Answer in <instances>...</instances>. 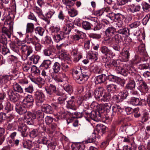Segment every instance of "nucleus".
Returning <instances> with one entry per match:
<instances>
[{"label":"nucleus","instance_id":"9d476101","mask_svg":"<svg viewBox=\"0 0 150 150\" xmlns=\"http://www.w3.org/2000/svg\"><path fill=\"white\" fill-rule=\"evenodd\" d=\"M52 78L58 82H62L66 78V75L64 74H60L57 76L54 74H51Z\"/></svg>","mask_w":150,"mask_h":150},{"label":"nucleus","instance_id":"dca6fc26","mask_svg":"<svg viewBox=\"0 0 150 150\" xmlns=\"http://www.w3.org/2000/svg\"><path fill=\"white\" fill-rule=\"evenodd\" d=\"M7 43L0 41V51H1L2 54L4 55H6L9 52H9V49L7 48L6 45Z\"/></svg>","mask_w":150,"mask_h":150},{"label":"nucleus","instance_id":"412c9836","mask_svg":"<svg viewBox=\"0 0 150 150\" xmlns=\"http://www.w3.org/2000/svg\"><path fill=\"white\" fill-rule=\"evenodd\" d=\"M141 9V6L139 5L136 6L134 4L130 5L129 6L128 10L132 13L139 11Z\"/></svg>","mask_w":150,"mask_h":150},{"label":"nucleus","instance_id":"9b49d317","mask_svg":"<svg viewBox=\"0 0 150 150\" xmlns=\"http://www.w3.org/2000/svg\"><path fill=\"white\" fill-rule=\"evenodd\" d=\"M15 110L20 115H22L24 114H26V113L28 112L25 108L22 107L21 105L18 103L16 104Z\"/></svg>","mask_w":150,"mask_h":150},{"label":"nucleus","instance_id":"e433bc0d","mask_svg":"<svg viewBox=\"0 0 150 150\" xmlns=\"http://www.w3.org/2000/svg\"><path fill=\"white\" fill-rule=\"evenodd\" d=\"M40 56L38 55L34 54L30 57L29 60L34 64H36L39 61Z\"/></svg>","mask_w":150,"mask_h":150},{"label":"nucleus","instance_id":"a18cd8bd","mask_svg":"<svg viewBox=\"0 0 150 150\" xmlns=\"http://www.w3.org/2000/svg\"><path fill=\"white\" fill-rule=\"evenodd\" d=\"M81 74L87 80L90 75V72L88 69H85L81 70Z\"/></svg>","mask_w":150,"mask_h":150},{"label":"nucleus","instance_id":"de8ad7c7","mask_svg":"<svg viewBox=\"0 0 150 150\" xmlns=\"http://www.w3.org/2000/svg\"><path fill=\"white\" fill-rule=\"evenodd\" d=\"M6 97V95L2 93H0V111L2 110L4 106L2 103L4 102Z\"/></svg>","mask_w":150,"mask_h":150},{"label":"nucleus","instance_id":"bf43d9fd","mask_svg":"<svg viewBox=\"0 0 150 150\" xmlns=\"http://www.w3.org/2000/svg\"><path fill=\"white\" fill-rule=\"evenodd\" d=\"M112 99L114 101L117 103L122 102L123 100L122 98L120 96V95H114L112 97Z\"/></svg>","mask_w":150,"mask_h":150},{"label":"nucleus","instance_id":"ea45409f","mask_svg":"<svg viewBox=\"0 0 150 150\" xmlns=\"http://www.w3.org/2000/svg\"><path fill=\"white\" fill-rule=\"evenodd\" d=\"M28 113L31 114V112H30L28 111L26 113V114H25V118L27 120V123L29 125H31L33 123V120L34 119L32 118V116H30L29 115Z\"/></svg>","mask_w":150,"mask_h":150},{"label":"nucleus","instance_id":"4be33fe9","mask_svg":"<svg viewBox=\"0 0 150 150\" xmlns=\"http://www.w3.org/2000/svg\"><path fill=\"white\" fill-rule=\"evenodd\" d=\"M74 78L76 81L79 84L83 83L87 80L81 74L74 76Z\"/></svg>","mask_w":150,"mask_h":150},{"label":"nucleus","instance_id":"6e6d98bb","mask_svg":"<svg viewBox=\"0 0 150 150\" xmlns=\"http://www.w3.org/2000/svg\"><path fill=\"white\" fill-rule=\"evenodd\" d=\"M68 12L70 16L71 17H74L77 15V11L74 8L69 9Z\"/></svg>","mask_w":150,"mask_h":150},{"label":"nucleus","instance_id":"7ed1b4c3","mask_svg":"<svg viewBox=\"0 0 150 150\" xmlns=\"http://www.w3.org/2000/svg\"><path fill=\"white\" fill-rule=\"evenodd\" d=\"M36 105L40 106L43 104L45 96L43 93L40 91H37L35 94Z\"/></svg>","mask_w":150,"mask_h":150},{"label":"nucleus","instance_id":"f03ea898","mask_svg":"<svg viewBox=\"0 0 150 150\" xmlns=\"http://www.w3.org/2000/svg\"><path fill=\"white\" fill-rule=\"evenodd\" d=\"M136 76L140 79L139 80H138L136 81L138 88L144 93H147L149 89L145 81L141 80L142 79L139 75L137 74Z\"/></svg>","mask_w":150,"mask_h":150},{"label":"nucleus","instance_id":"79ce46f5","mask_svg":"<svg viewBox=\"0 0 150 150\" xmlns=\"http://www.w3.org/2000/svg\"><path fill=\"white\" fill-rule=\"evenodd\" d=\"M141 103L139 98H137L132 97L130 99V103L134 105H140Z\"/></svg>","mask_w":150,"mask_h":150},{"label":"nucleus","instance_id":"338daca9","mask_svg":"<svg viewBox=\"0 0 150 150\" xmlns=\"http://www.w3.org/2000/svg\"><path fill=\"white\" fill-rule=\"evenodd\" d=\"M60 30V28L59 26H53L52 27L51 31L52 34L54 33H55V34H57L58 32Z\"/></svg>","mask_w":150,"mask_h":150},{"label":"nucleus","instance_id":"603ef678","mask_svg":"<svg viewBox=\"0 0 150 150\" xmlns=\"http://www.w3.org/2000/svg\"><path fill=\"white\" fill-rule=\"evenodd\" d=\"M36 33L42 36L45 31L44 28L40 27H38L35 30Z\"/></svg>","mask_w":150,"mask_h":150},{"label":"nucleus","instance_id":"6e6552de","mask_svg":"<svg viewBox=\"0 0 150 150\" xmlns=\"http://www.w3.org/2000/svg\"><path fill=\"white\" fill-rule=\"evenodd\" d=\"M64 21L66 22L67 23L63 27L62 31L67 35H69L73 28V25L70 23V21H68L67 19H65Z\"/></svg>","mask_w":150,"mask_h":150},{"label":"nucleus","instance_id":"2eb2a0df","mask_svg":"<svg viewBox=\"0 0 150 150\" xmlns=\"http://www.w3.org/2000/svg\"><path fill=\"white\" fill-rule=\"evenodd\" d=\"M75 98L74 96L71 97V99L67 102V108L71 109L74 110L76 109V107L75 106Z\"/></svg>","mask_w":150,"mask_h":150},{"label":"nucleus","instance_id":"c85d7f7f","mask_svg":"<svg viewBox=\"0 0 150 150\" xmlns=\"http://www.w3.org/2000/svg\"><path fill=\"white\" fill-rule=\"evenodd\" d=\"M13 88L14 91L20 93H23V88L17 83H14L13 85Z\"/></svg>","mask_w":150,"mask_h":150},{"label":"nucleus","instance_id":"49530a36","mask_svg":"<svg viewBox=\"0 0 150 150\" xmlns=\"http://www.w3.org/2000/svg\"><path fill=\"white\" fill-rule=\"evenodd\" d=\"M82 28L86 30L91 29V23L88 21H83L82 23Z\"/></svg>","mask_w":150,"mask_h":150},{"label":"nucleus","instance_id":"a211bd4d","mask_svg":"<svg viewBox=\"0 0 150 150\" xmlns=\"http://www.w3.org/2000/svg\"><path fill=\"white\" fill-rule=\"evenodd\" d=\"M111 105L110 103H107L104 104V109L108 113V117H112V107L111 108Z\"/></svg>","mask_w":150,"mask_h":150},{"label":"nucleus","instance_id":"c03bdc74","mask_svg":"<svg viewBox=\"0 0 150 150\" xmlns=\"http://www.w3.org/2000/svg\"><path fill=\"white\" fill-rule=\"evenodd\" d=\"M123 110V108L120 105H116L112 106V113L116 112H121Z\"/></svg>","mask_w":150,"mask_h":150},{"label":"nucleus","instance_id":"13d9d810","mask_svg":"<svg viewBox=\"0 0 150 150\" xmlns=\"http://www.w3.org/2000/svg\"><path fill=\"white\" fill-rule=\"evenodd\" d=\"M51 62L49 60H45L41 65V66L45 67V68L47 69L51 64Z\"/></svg>","mask_w":150,"mask_h":150},{"label":"nucleus","instance_id":"39448f33","mask_svg":"<svg viewBox=\"0 0 150 150\" xmlns=\"http://www.w3.org/2000/svg\"><path fill=\"white\" fill-rule=\"evenodd\" d=\"M7 93L11 101L15 102L18 101V94L16 92L14 91L11 89L8 88Z\"/></svg>","mask_w":150,"mask_h":150},{"label":"nucleus","instance_id":"6ab92c4d","mask_svg":"<svg viewBox=\"0 0 150 150\" xmlns=\"http://www.w3.org/2000/svg\"><path fill=\"white\" fill-rule=\"evenodd\" d=\"M106 77L105 74H103L96 76L95 81L96 84L103 83L106 80Z\"/></svg>","mask_w":150,"mask_h":150},{"label":"nucleus","instance_id":"e2e57ef3","mask_svg":"<svg viewBox=\"0 0 150 150\" xmlns=\"http://www.w3.org/2000/svg\"><path fill=\"white\" fill-rule=\"evenodd\" d=\"M88 35L89 37L93 39H99L101 37V35L98 33H90Z\"/></svg>","mask_w":150,"mask_h":150},{"label":"nucleus","instance_id":"680f3d73","mask_svg":"<svg viewBox=\"0 0 150 150\" xmlns=\"http://www.w3.org/2000/svg\"><path fill=\"white\" fill-rule=\"evenodd\" d=\"M141 24L140 22L139 21H135L129 25V26L131 28H135L139 26Z\"/></svg>","mask_w":150,"mask_h":150},{"label":"nucleus","instance_id":"69168bd1","mask_svg":"<svg viewBox=\"0 0 150 150\" xmlns=\"http://www.w3.org/2000/svg\"><path fill=\"white\" fill-rule=\"evenodd\" d=\"M31 70L32 73L37 75H39L40 73V70L35 66H33L31 68Z\"/></svg>","mask_w":150,"mask_h":150},{"label":"nucleus","instance_id":"09e8293b","mask_svg":"<svg viewBox=\"0 0 150 150\" xmlns=\"http://www.w3.org/2000/svg\"><path fill=\"white\" fill-rule=\"evenodd\" d=\"M29 134L30 138H34L38 135L39 132L37 129H33L30 132Z\"/></svg>","mask_w":150,"mask_h":150},{"label":"nucleus","instance_id":"7c9ffc66","mask_svg":"<svg viewBox=\"0 0 150 150\" xmlns=\"http://www.w3.org/2000/svg\"><path fill=\"white\" fill-rule=\"evenodd\" d=\"M100 50L103 54L106 56L110 54L112 52L111 50L109 49L108 47L105 46L101 47L100 48Z\"/></svg>","mask_w":150,"mask_h":150},{"label":"nucleus","instance_id":"aec40b11","mask_svg":"<svg viewBox=\"0 0 150 150\" xmlns=\"http://www.w3.org/2000/svg\"><path fill=\"white\" fill-rule=\"evenodd\" d=\"M118 73L122 75L126 76L128 74V69L122 67H118L116 68Z\"/></svg>","mask_w":150,"mask_h":150},{"label":"nucleus","instance_id":"58836bf2","mask_svg":"<svg viewBox=\"0 0 150 150\" xmlns=\"http://www.w3.org/2000/svg\"><path fill=\"white\" fill-rule=\"evenodd\" d=\"M62 2L66 6L67 9L70 8L74 4V2L71 1V0H62Z\"/></svg>","mask_w":150,"mask_h":150},{"label":"nucleus","instance_id":"f8f14e48","mask_svg":"<svg viewBox=\"0 0 150 150\" xmlns=\"http://www.w3.org/2000/svg\"><path fill=\"white\" fill-rule=\"evenodd\" d=\"M42 111L46 113H52L53 112L51 106L47 104H42L41 106Z\"/></svg>","mask_w":150,"mask_h":150},{"label":"nucleus","instance_id":"4c0bfd02","mask_svg":"<svg viewBox=\"0 0 150 150\" xmlns=\"http://www.w3.org/2000/svg\"><path fill=\"white\" fill-rule=\"evenodd\" d=\"M52 68L54 71L52 74H55L56 73H57L60 70L61 65L58 62H56L54 63Z\"/></svg>","mask_w":150,"mask_h":150},{"label":"nucleus","instance_id":"cd10ccee","mask_svg":"<svg viewBox=\"0 0 150 150\" xmlns=\"http://www.w3.org/2000/svg\"><path fill=\"white\" fill-rule=\"evenodd\" d=\"M54 48L51 47L45 49L43 51L44 55L46 56H50L53 54Z\"/></svg>","mask_w":150,"mask_h":150},{"label":"nucleus","instance_id":"f3484780","mask_svg":"<svg viewBox=\"0 0 150 150\" xmlns=\"http://www.w3.org/2000/svg\"><path fill=\"white\" fill-rule=\"evenodd\" d=\"M106 88L109 92L113 93L119 90V88L117 85L110 84L107 85L106 86Z\"/></svg>","mask_w":150,"mask_h":150},{"label":"nucleus","instance_id":"f704fd0d","mask_svg":"<svg viewBox=\"0 0 150 150\" xmlns=\"http://www.w3.org/2000/svg\"><path fill=\"white\" fill-rule=\"evenodd\" d=\"M116 32L122 36H124L125 37L126 36L128 35L129 30H128V28H123L118 30Z\"/></svg>","mask_w":150,"mask_h":150},{"label":"nucleus","instance_id":"ddd939ff","mask_svg":"<svg viewBox=\"0 0 150 150\" xmlns=\"http://www.w3.org/2000/svg\"><path fill=\"white\" fill-rule=\"evenodd\" d=\"M90 118L94 121H99L101 118L100 112L94 110L92 111L91 112Z\"/></svg>","mask_w":150,"mask_h":150},{"label":"nucleus","instance_id":"a19ab883","mask_svg":"<svg viewBox=\"0 0 150 150\" xmlns=\"http://www.w3.org/2000/svg\"><path fill=\"white\" fill-rule=\"evenodd\" d=\"M122 57L125 62L127 61L129 57L130 54L127 50H124L122 53Z\"/></svg>","mask_w":150,"mask_h":150},{"label":"nucleus","instance_id":"4d7b16f0","mask_svg":"<svg viewBox=\"0 0 150 150\" xmlns=\"http://www.w3.org/2000/svg\"><path fill=\"white\" fill-rule=\"evenodd\" d=\"M92 134H93V135L92 136L93 137H92L91 136H90L88 137V138L85 141V143H93L95 141V134L93 133Z\"/></svg>","mask_w":150,"mask_h":150},{"label":"nucleus","instance_id":"c756f323","mask_svg":"<svg viewBox=\"0 0 150 150\" xmlns=\"http://www.w3.org/2000/svg\"><path fill=\"white\" fill-rule=\"evenodd\" d=\"M114 39L115 42L118 43L123 42L125 40V37L119 34H117L114 37Z\"/></svg>","mask_w":150,"mask_h":150},{"label":"nucleus","instance_id":"0e129e2a","mask_svg":"<svg viewBox=\"0 0 150 150\" xmlns=\"http://www.w3.org/2000/svg\"><path fill=\"white\" fill-rule=\"evenodd\" d=\"M149 113L147 112H144L142 117V122H144L147 121L149 119Z\"/></svg>","mask_w":150,"mask_h":150},{"label":"nucleus","instance_id":"bb28decb","mask_svg":"<svg viewBox=\"0 0 150 150\" xmlns=\"http://www.w3.org/2000/svg\"><path fill=\"white\" fill-rule=\"evenodd\" d=\"M13 104L9 102H7L4 105V111L7 113L13 110Z\"/></svg>","mask_w":150,"mask_h":150},{"label":"nucleus","instance_id":"20e7f679","mask_svg":"<svg viewBox=\"0 0 150 150\" xmlns=\"http://www.w3.org/2000/svg\"><path fill=\"white\" fill-rule=\"evenodd\" d=\"M30 116H32V118L34 119L36 118L39 123L43 122V119L44 116V113L40 110H39L34 113H28Z\"/></svg>","mask_w":150,"mask_h":150},{"label":"nucleus","instance_id":"864d4df0","mask_svg":"<svg viewBox=\"0 0 150 150\" xmlns=\"http://www.w3.org/2000/svg\"><path fill=\"white\" fill-rule=\"evenodd\" d=\"M60 96L58 98L56 99H57L58 103L61 105H64L65 104V101L67 99V97L65 96Z\"/></svg>","mask_w":150,"mask_h":150},{"label":"nucleus","instance_id":"052dcab7","mask_svg":"<svg viewBox=\"0 0 150 150\" xmlns=\"http://www.w3.org/2000/svg\"><path fill=\"white\" fill-rule=\"evenodd\" d=\"M64 89L69 94H71L73 91L71 86L69 84L65 85L64 87Z\"/></svg>","mask_w":150,"mask_h":150},{"label":"nucleus","instance_id":"473e14b6","mask_svg":"<svg viewBox=\"0 0 150 150\" xmlns=\"http://www.w3.org/2000/svg\"><path fill=\"white\" fill-rule=\"evenodd\" d=\"M59 54L61 57L67 60H69L70 59L69 54L65 50H62L61 51H59Z\"/></svg>","mask_w":150,"mask_h":150},{"label":"nucleus","instance_id":"0eeeda50","mask_svg":"<svg viewBox=\"0 0 150 150\" xmlns=\"http://www.w3.org/2000/svg\"><path fill=\"white\" fill-rule=\"evenodd\" d=\"M104 89L101 86H99L95 89L93 92V94L95 98L99 100L103 94Z\"/></svg>","mask_w":150,"mask_h":150},{"label":"nucleus","instance_id":"a878e982","mask_svg":"<svg viewBox=\"0 0 150 150\" xmlns=\"http://www.w3.org/2000/svg\"><path fill=\"white\" fill-rule=\"evenodd\" d=\"M115 28L112 26L108 27L105 31L106 36H112L115 33H116Z\"/></svg>","mask_w":150,"mask_h":150},{"label":"nucleus","instance_id":"393cba45","mask_svg":"<svg viewBox=\"0 0 150 150\" xmlns=\"http://www.w3.org/2000/svg\"><path fill=\"white\" fill-rule=\"evenodd\" d=\"M18 44L14 42H11L10 44L11 49L16 54H18L19 52L20 46L18 47Z\"/></svg>","mask_w":150,"mask_h":150},{"label":"nucleus","instance_id":"2f4dec72","mask_svg":"<svg viewBox=\"0 0 150 150\" xmlns=\"http://www.w3.org/2000/svg\"><path fill=\"white\" fill-rule=\"evenodd\" d=\"M23 145L24 148L30 150L33 146V143L32 141L28 140L23 142Z\"/></svg>","mask_w":150,"mask_h":150},{"label":"nucleus","instance_id":"423d86ee","mask_svg":"<svg viewBox=\"0 0 150 150\" xmlns=\"http://www.w3.org/2000/svg\"><path fill=\"white\" fill-rule=\"evenodd\" d=\"M108 129L106 126L102 124H98L96 126V131L100 136L105 134Z\"/></svg>","mask_w":150,"mask_h":150},{"label":"nucleus","instance_id":"72a5a7b5","mask_svg":"<svg viewBox=\"0 0 150 150\" xmlns=\"http://www.w3.org/2000/svg\"><path fill=\"white\" fill-rule=\"evenodd\" d=\"M111 98V95L110 93H105L100 98L99 101L101 102H108Z\"/></svg>","mask_w":150,"mask_h":150},{"label":"nucleus","instance_id":"1a4fd4ad","mask_svg":"<svg viewBox=\"0 0 150 150\" xmlns=\"http://www.w3.org/2000/svg\"><path fill=\"white\" fill-rule=\"evenodd\" d=\"M19 125H18V131L21 133L22 136L26 137L28 134V132L27 131V127L26 125L23 123L20 124L19 123Z\"/></svg>","mask_w":150,"mask_h":150},{"label":"nucleus","instance_id":"37998d69","mask_svg":"<svg viewBox=\"0 0 150 150\" xmlns=\"http://www.w3.org/2000/svg\"><path fill=\"white\" fill-rule=\"evenodd\" d=\"M92 25L93 27V30L94 31H96L100 29L103 25L102 23H100L99 22H97L96 23H93Z\"/></svg>","mask_w":150,"mask_h":150},{"label":"nucleus","instance_id":"4468645a","mask_svg":"<svg viewBox=\"0 0 150 150\" xmlns=\"http://www.w3.org/2000/svg\"><path fill=\"white\" fill-rule=\"evenodd\" d=\"M25 39L28 44L33 45H34L37 41L39 40L38 38L35 36L30 37L28 35H26Z\"/></svg>","mask_w":150,"mask_h":150},{"label":"nucleus","instance_id":"5701e85b","mask_svg":"<svg viewBox=\"0 0 150 150\" xmlns=\"http://www.w3.org/2000/svg\"><path fill=\"white\" fill-rule=\"evenodd\" d=\"M35 29L34 24L32 23H28L27 24L26 30V33H32Z\"/></svg>","mask_w":150,"mask_h":150},{"label":"nucleus","instance_id":"774afa93","mask_svg":"<svg viewBox=\"0 0 150 150\" xmlns=\"http://www.w3.org/2000/svg\"><path fill=\"white\" fill-rule=\"evenodd\" d=\"M77 147L76 148L78 150H84L85 147V145L82 143H78L76 144Z\"/></svg>","mask_w":150,"mask_h":150},{"label":"nucleus","instance_id":"c9c22d12","mask_svg":"<svg viewBox=\"0 0 150 150\" xmlns=\"http://www.w3.org/2000/svg\"><path fill=\"white\" fill-rule=\"evenodd\" d=\"M135 87V83L133 80H130L127 84L126 86V88L133 90L134 89Z\"/></svg>","mask_w":150,"mask_h":150},{"label":"nucleus","instance_id":"b1692460","mask_svg":"<svg viewBox=\"0 0 150 150\" xmlns=\"http://www.w3.org/2000/svg\"><path fill=\"white\" fill-rule=\"evenodd\" d=\"M97 53H94L93 51H89L88 53V57L89 59H93L94 61H96L98 59Z\"/></svg>","mask_w":150,"mask_h":150},{"label":"nucleus","instance_id":"f257e3e1","mask_svg":"<svg viewBox=\"0 0 150 150\" xmlns=\"http://www.w3.org/2000/svg\"><path fill=\"white\" fill-rule=\"evenodd\" d=\"M46 93L52 100H55L57 96L64 95L63 93L57 90L55 86L51 84L50 86L45 88Z\"/></svg>","mask_w":150,"mask_h":150},{"label":"nucleus","instance_id":"8fccbe9b","mask_svg":"<svg viewBox=\"0 0 150 150\" xmlns=\"http://www.w3.org/2000/svg\"><path fill=\"white\" fill-rule=\"evenodd\" d=\"M11 72L12 76L16 78H18L19 76L20 72L19 71V69L18 68H15Z\"/></svg>","mask_w":150,"mask_h":150},{"label":"nucleus","instance_id":"3c124183","mask_svg":"<svg viewBox=\"0 0 150 150\" xmlns=\"http://www.w3.org/2000/svg\"><path fill=\"white\" fill-rule=\"evenodd\" d=\"M120 96L123 100L125 99L128 96V93L127 91L123 90L120 92L119 94Z\"/></svg>","mask_w":150,"mask_h":150},{"label":"nucleus","instance_id":"5fc2aeb1","mask_svg":"<svg viewBox=\"0 0 150 150\" xmlns=\"http://www.w3.org/2000/svg\"><path fill=\"white\" fill-rule=\"evenodd\" d=\"M142 5L144 11L147 12L150 11V5L146 2H144Z\"/></svg>","mask_w":150,"mask_h":150}]
</instances>
